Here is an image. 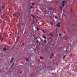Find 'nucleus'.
I'll return each mask as SVG.
<instances>
[{
	"label": "nucleus",
	"mask_w": 77,
	"mask_h": 77,
	"mask_svg": "<svg viewBox=\"0 0 77 77\" xmlns=\"http://www.w3.org/2000/svg\"><path fill=\"white\" fill-rule=\"evenodd\" d=\"M44 42H45V43L46 42V41L44 40Z\"/></svg>",
	"instance_id": "a211bd4d"
},
{
	"label": "nucleus",
	"mask_w": 77,
	"mask_h": 77,
	"mask_svg": "<svg viewBox=\"0 0 77 77\" xmlns=\"http://www.w3.org/2000/svg\"><path fill=\"white\" fill-rule=\"evenodd\" d=\"M71 11H72V9H71Z\"/></svg>",
	"instance_id": "bb28decb"
},
{
	"label": "nucleus",
	"mask_w": 77,
	"mask_h": 77,
	"mask_svg": "<svg viewBox=\"0 0 77 77\" xmlns=\"http://www.w3.org/2000/svg\"><path fill=\"white\" fill-rule=\"evenodd\" d=\"M31 16L32 17L33 19H34V18H35V16H33V15L31 14Z\"/></svg>",
	"instance_id": "20e7f679"
},
{
	"label": "nucleus",
	"mask_w": 77,
	"mask_h": 77,
	"mask_svg": "<svg viewBox=\"0 0 77 77\" xmlns=\"http://www.w3.org/2000/svg\"><path fill=\"white\" fill-rule=\"evenodd\" d=\"M33 23H34V21H33V22L32 23V24H33Z\"/></svg>",
	"instance_id": "4be33fe9"
},
{
	"label": "nucleus",
	"mask_w": 77,
	"mask_h": 77,
	"mask_svg": "<svg viewBox=\"0 0 77 77\" xmlns=\"http://www.w3.org/2000/svg\"><path fill=\"white\" fill-rule=\"evenodd\" d=\"M65 1H63L62 3V5L63 6H64V4L65 3Z\"/></svg>",
	"instance_id": "f03ea898"
},
{
	"label": "nucleus",
	"mask_w": 77,
	"mask_h": 77,
	"mask_svg": "<svg viewBox=\"0 0 77 77\" xmlns=\"http://www.w3.org/2000/svg\"><path fill=\"white\" fill-rule=\"evenodd\" d=\"M76 63H77V62H76Z\"/></svg>",
	"instance_id": "2f4dec72"
},
{
	"label": "nucleus",
	"mask_w": 77,
	"mask_h": 77,
	"mask_svg": "<svg viewBox=\"0 0 77 77\" xmlns=\"http://www.w3.org/2000/svg\"><path fill=\"white\" fill-rule=\"evenodd\" d=\"M42 32H43V33H45V31H44V30H42Z\"/></svg>",
	"instance_id": "7ed1b4c3"
},
{
	"label": "nucleus",
	"mask_w": 77,
	"mask_h": 77,
	"mask_svg": "<svg viewBox=\"0 0 77 77\" xmlns=\"http://www.w3.org/2000/svg\"><path fill=\"white\" fill-rule=\"evenodd\" d=\"M4 8V6H2V8Z\"/></svg>",
	"instance_id": "b1692460"
},
{
	"label": "nucleus",
	"mask_w": 77,
	"mask_h": 77,
	"mask_svg": "<svg viewBox=\"0 0 77 77\" xmlns=\"http://www.w3.org/2000/svg\"><path fill=\"white\" fill-rule=\"evenodd\" d=\"M59 36H61V34H59Z\"/></svg>",
	"instance_id": "aec40b11"
},
{
	"label": "nucleus",
	"mask_w": 77,
	"mask_h": 77,
	"mask_svg": "<svg viewBox=\"0 0 77 77\" xmlns=\"http://www.w3.org/2000/svg\"><path fill=\"white\" fill-rule=\"evenodd\" d=\"M14 63H13V64H12V66H13V65H14Z\"/></svg>",
	"instance_id": "5701e85b"
},
{
	"label": "nucleus",
	"mask_w": 77,
	"mask_h": 77,
	"mask_svg": "<svg viewBox=\"0 0 77 77\" xmlns=\"http://www.w3.org/2000/svg\"><path fill=\"white\" fill-rule=\"evenodd\" d=\"M38 31L39 30V28H38V27H37V29H36Z\"/></svg>",
	"instance_id": "9d476101"
},
{
	"label": "nucleus",
	"mask_w": 77,
	"mask_h": 77,
	"mask_svg": "<svg viewBox=\"0 0 77 77\" xmlns=\"http://www.w3.org/2000/svg\"><path fill=\"white\" fill-rule=\"evenodd\" d=\"M66 52H67V53H68V51H66Z\"/></svg>",
	"instance_id": "a878e982"
},
{
	"label": "nucleus",
	"mask_w": 77,
	"mask_h": 77,
	"mask_svg": "<svg viewBox=\"0 0 77 77\" xmlns=\"http://www.w3.org/2000/svg\"><path fill=\"white\" fill-rule=\"evenodd\" d=\"M55 18H56V19H57V16H55Z\"/></svg>",
	"instance_id": "2eb2a0df"
},
{
	"label": "nucleus",
	"mask_w": 77,
	"mask_h": 77,
	"mask_svg": "<svg viewBox=\"0 0 77 77\" xmlns=\"http://www.w3.org/2000/svg\"><path fill=\"white\" fill-rule=\"evenodd\" d=\"M26 61H28L29 60V59H26Z\"/></svg>",
	"instance_id": "4468645a"
},
{
	"label": "nucleus",
	"mask_w": 77,
	"mask_h": 77,
	"mask_svg": "<svg viewBox=\"0 0 77 77\" xmlns=\"http://www.w3.org/2000/svg\"><path fill=\"white\" fill-rule=\"evenodd\" d=\"M20 73H21V72H20Z\"/></svg>",
	"instance_id": "473e14b6"
},
{
	"label": "nucleus",
	"mask_w": 77,
	"mask_h": 77,
	"mask_svg": "<svg viewBox=\"0 0 77 77\" xmlns=\"http://www.w3.org/2000/svg\"><path fill=\"white\" fill-rule=\"evenodd\" d=\"M52 56H53V54H52L51 57H50V59H51V57Z\"/></svg>",
	"instance_id": "423d86ee"
},
{
	"label": "nucleus",
	"mask_w": 77,
	"mask_h": 77,
	"mask_svg": "<svg viewBox=\"0 0 77 77\" xmlns=\"http://www.w3.org/2000/svg\"><path fill=\"white\" fill-rule=\"evenodd\" d=\"M61 8H62V7L60 6V10H62Z\"/></svg>",
	"instance_id": "f8f14e48"
},
{
	"label": "nucleus",
	"mask_w": 77,
	"mask_h": 77,
	"mask_svg": "<svg viewBox=\"0 0 77 77\" xmlns=\"http://www.w3.org/2000/svg\"><path fill=\"white\" fill-rule=\"evenodd\" d=\"M63 15H64V16L65 17V14H63Z\"/></svg>",
	"instance_id": "393cba45"
},
{
	"label": "nucleus",
	"mask_w": 77,
	"mask_h": 77,
	"mask_svg": "<svg viewBox=\"0 0 77 77\" xmlns=\"http://www.w3.org/2000/svg\"><path fill=\"white\" fill-rule=\"evenodd\" d=\"M35 39H36V38H35Z\"/></svg>",
	"instance_id": "cd10ccee"
},
{
	"label": "nucleus",
	"mask_w": 77,
	"mask_h": 77,
	"mask_svg": "<svg viewBox=\"0 0 77 77\" xmlns=\"http://www.w3.org/2000/svg\"><path fill=\"white\" fill-rule=\"evenodd\" d=\"M2 10V9H1V8L0 7V12H1V11Z\"/></svg>",
	"instance_id": "f3484780"
},
{
	"label": "nucleus",
	"mask_w": 77,
	"mask_h": 77,
	"mask_svg": "<svg viewBox=\"0 0 77 77\" xmlns=\"http://www.w3.org/2000/svg\"><path fill=\"white\" fill-rule=\"evenodd\" d=\"M23 45H24V44H23Z\"/></svg>",
	"instance_id": "c756f323"
},
{
	"label": "nucleus",
	"mask_w": 77,
	"mask_h": 77,
	"mask_svg": "<svg viewBox=\"0 0 77 77\" xmlns=\"http://www.w3.org/2000/svg\"><path fill=\"white\" fill-rule=\"evenodd\" d=\"M3 50H4V51H5V50H6V48H3Z\"/></svg>",
	"instance_id": "39448f33"
},
{
	"label": "nucleus",
	"mask_w": 77,
	"mask_h": 77,
	"mask_svg": "<svg viewBox=\"0 0 77 77\" xmlns=\"http://www.w3.org/2000/svg\"><path fill=\"white\" fill-rule=\"evenodd\" d=\"M50 24H51V25H53V23H51V22H50Z\"/></svg>",
	"instance_id": "dca6fc26"
},
{
	"label": "nucleus",
	"mask_w": 77,
	"mask_h": 77,
	"mask_svg": "<svg viewBox=\"0 0 77 77\" xmlns=\"http://www.w3.org/2000/svg\"><path fill=\"white\" fill-rule=\"evenodd\" d=\"M13 59H14V58H13L11 60V62H12V60H13Z\"/></svg>",
	"instance_id": "1a4fd4ad"
},
{
	"label": "nucleus",
	"mask_w": 77,
	"mask_h": 77,
	"mask_svg": "<svg viewBox=\"0 0 77 77\" xmlns=\"http://www.w3.org/2000/svg\"><path fill=\"white\" fill-rule=\"evenodd\" d=\"M65 57H66V56H64L63 57V59H65Z\"/></svg>",
	"instance_id": "6e6552de"
},
{
	"label": "nucleus",
	"mask_w": 77,
	"mask_h": 77,
	"mask_svg": "<svg viewBox=\"0 0 77 77\" xmlns=\"http://www.w3.org/2000/svg\"><path fill=\"white\" fill-rule=\"evenodd\" d=\"M42 37H43V38H44V39H45V38H46V37H45V36H42Z\"/></svg>",
	"instance_id": "0eeeda50"
},
{
	"label": "nucleus",
	"mask_w": 77,
	"mask_h": 77,
	"mask_svg": "<svg viewBox=\"0 0 77 77\" xmlns=\"http://www.w3.org/2000/svg\"><path fill=\"white\" fill-rule=\"evenodd\" d=\"M72 54H71V55L72 56Z\"/></svg>",
	"instance_id": "7c9ffc66"
},
{
	"label": "nucleus",
	"mask_w": 77,
	"mask_h": 77,
	"mask_svg": "<svg viewBox=\"0 0 77 77\" xmlns=\"http://www.w3.org/2000/svg\"><path fill=\"white\" fill-rule=\"evenodd\" d=\"M50 35L51 36H53V35H52V34H51V33H50Z\"/></svg>",
	"instance_id": "ddd939ff"
},
{
	"label": "nucleus",
	"mask_w": 77,
	"mask_h": 77,
	"mask_svg": "<svg viewBox=\"0 0 77 77\" xmlns=\"http://www.w3.org/2000/svg\"><path fill=\"white\" fill-rule=\"evenodd\" d=\"M60 23H58L56 25L58 27H60Z\"/></svg>",
	"instance_id": "f257e3e1"
},
{
	"label": "nucleus",
	"mask_w": 77,
	"mask_h": 77,
	"mask_svg": "<svg viewBox=\"0 0 77 77\" xmlns=\"http://www.w3.org/2000/svg\"><path fill=\"white\" fill-rule=\"evenodd\" d=\"M32 5H35V3H32Z\"/></svg>",
	"instance_id": "6ab92c4d"
},
{
	"label": "nucleus",
	"mask_w": 77,
	"mask_h": 77,
	"mask_svg": "<svg viewBox=\"0 0 77 77\" xmlns=\"http://www.w3.org/2000/svg\"><path fill=\"white\" fill-rule=\"evenodd\" d=\"M30 8H33V7H32V6H30Z\"/></svg>",
	"instance_id": "412c9836"
},
{
	"label": "nucleus",
	"mask_w": 77,
	"mask_h": 77,
	"mask_svg": "<svg viewBox=\"0 0 77 77\" xmlns=\"http://www.w3.org/2000/svg\"><path fill=\"white\" fill-rule=\"evenodd\" d=\"M14 15H15V14H14Z\"/></svg>",
	"instance_id": "c85d7f7f"
},
{
	"label": "nucleus",
	"mask_w": 77,
	"mask_h": 77,
	"mask_svg": "<svg viewBox=\"0 0 77 77\" xmlns=\"http://www.w3.org/2000/svg\"><path fill=\"white\" fill-rule=\"evenodd\" d=\"M40 58L41 59H42V57H40Z\"/></svg>",
	"instance_id": "9b49d317"
}]
</instances>
